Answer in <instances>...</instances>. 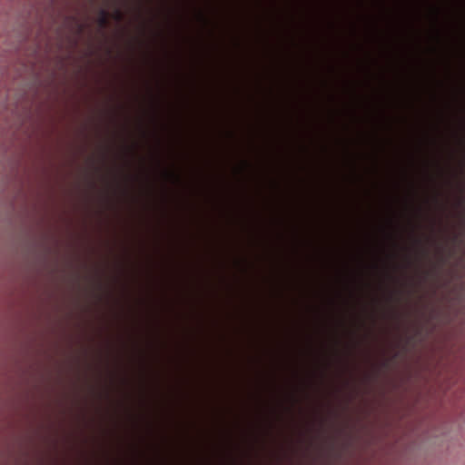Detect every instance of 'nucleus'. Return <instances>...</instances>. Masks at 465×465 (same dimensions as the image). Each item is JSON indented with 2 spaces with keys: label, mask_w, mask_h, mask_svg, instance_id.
<instances>
[{
  "label": "nucleus",
  "mask_w": 465,
  "mask_h": 465,
  "mask_svg": "<svg viewBox=\"0 0 465 465\" xmlns=\"http://www.w3.org/2000/svg\"><path fill=\"white\" fill-rule=\"evenodd\" d=\"M115 18L117 20H121L122 19V14L120 11H116V14H115Z\"/></svg>",
  "instance_id": "2"
},
{
  "label": "nucleus",
  "mask_w": 465,
  "mask_h": 465,
  "mask_svg": "<svg viewBox=\"0 0 465 465\" xmlns=\"http://www.w3.org/2000/svg\"><path fill=\"white\" fill-rule=\"evenodd\" d=\"M97 23L100 27L104 28L108 25V13L107 11L101 9L99 13V16L97 19Z\"/></svg>",
  "instance_id": "1"
}]
</instances>
